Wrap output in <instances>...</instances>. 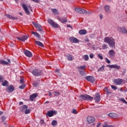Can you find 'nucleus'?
<instances>
[{"mask_svg":"<svg viewBox=\"0 0 127 127\" xmlns=\"http://www.w3.org/2000/svg\"><path fill=\"white\" fill-rule=\"evenodd\" d=\"M104 42H105V43L108 44V45L110 46V47H112V48H116V43L115 39L113 38V37H105L104 38Z\"/></svg>","mask_w":127,"mask_h":127,"instance_id":"1","label":"nucleus"},{"mask_svg":"<svg viewBox=\"0 0 127 127\" xmlns=\"http://www.w3.org/2000/svg\"><path fill=\"white\" fill-rule=\"evenodd\" d=\"M32 73L34 76H36L37 77H39V76H41V75H43V71L42 70H40L38 68L34 69L32 71Z\"/></svg>","mask_w":127,"mask_h":127,"instance_id":"2","label":"nucleus"},{"mask_svg":"<svg viewBox=\"0 0 127 127\" xmlns=\"http://www.w3.org/2000/svg\"><path fill=\"white\" fill-rule=\"evenodd\" d=\"M22 6L24 10L25 11V13L28 14V15H29V14H30V12L28 10V8H29L31 11H32V7H31V5L27 6L26 4L23 3L22 4Z\"/></svg>","mask_w":127,"mask_h":127,"instance_id":"3","label":"nucleus"},{"mask_svg":"<svg viewBox=\"0 0 127 127\" xmlns=\"http://www.w3.org/2000/svg\"><path fill=\"white\" fill-rule=\"evenodd\" d=\"M79 97L81 100H84V101H92L93 99V97L87 94H81L79 96Z\"/></svg>","mask_w":127,"mask_h":127,"instance_id":"4","label":"nucleus"},{"mask_svg":"<svg viewBox=\"0 0 127 127\" xmlns=\"http://www.w3.org/2000/svg\"><path fill=\"white\" fill-rule=\"evenodd\" d=\"M48 22L50 25H51L52 26H53V27H55V28H58L59 25L54 22V21H53V20L52 19H49L48 20Z\"/></svg>","mask_w":127,"mask_h":127,"instance_id":"5","label":"nucleus"},{"mask_svg":"<svg viewBox=\"0 0 127 127\" xmlns=\"http://www.w3.org/2000/svg\"><path fill=\"white\" fill-rule=\"evenodd\" d=\"M85 79L90 83H94L96 81V78L93 76H87L85 77Z\"/></svg>","mask_w":127,"mask_h":127,"instance_id":"6","label":"nucleus"},{"mask_svg":"<svg viewBox=\"0 0 127 127\" xmlns=\"http://www.w3.org/2000/svg\"><path fill=\"white\" fill-rule=\"evenodd\" d=\"M107 66L111 69L115 68L117 69V70H120V69H121V66L118 64H108Z\"/></svg>","mask_w":127,"mask_h":127,"instance_id":"7","label":"nucleus"},{"mask_svg":"<svg viewBox=\"0 0 127 127\" xmlns=\"http://www.w3.org/2000/svg\"><path fill=\"white\" fill-rule=\"evenodd\" d=\"M123 82H124V80L121 78H117L114 79V83L116 85H122L123 84Z\"/></svg>","mask_w":127,"mask_h":127,"instance_id":"8","label":"nucleus"},{"mask_svg":"<svg viewBox=\"0 0 127 127\" xmlns=\"http://www.w3.org/2000/svg\"><path fill=\"white\" fill-rule=\"evenodd\" d=\"M94 100L96 103H99L100 101H101V96L100 95V93H96L95 95Z\"/></svg>","mask_w":127,"mask_h":127,"instance_id":"9","label":"nucleus"},{"mask_svg":"<svg viewBox=\"0 0 127 127\" xmlns=\"http://www.w3.org/2000/svg\"><path fill=\"white\" fill-rule=\"evenodd\" d=\"M118 30L119 32H121V33H125L127 34V29L125 27H118Z\"/></svg>","mask_w":127,"mask_h":127,"instance_id":"10","label":"nucleus"},{"mask_svg":"<svg viewBox=\"0 0 127 127\" xmlns=\"http://www.w3.org/2000/svg\"><path fill=\"white\" fill-rule=\"evenodd\" d=\"M33 25L35 26V27H36V28H37V29L38 30V31L41 32L42 31V26H41V25H40L39 23H33Z\"/></svg>","mask_w":127,"mask_h":127,"instance_id":"11","label":"nucleus"},{"mask_svg":"<svg viewBox=\"0 0 127 127\" xmlns=\"http://www.w3.org/2000/svg\"><path fill=\"white\" fill-rule=\"evenodd\" d=\"M23 52H24V54H25V55H26L27 57H29V58L32 57V53H31V52L27 50H25Z\"/></svg>","mask_w":127,"mask_h":127,"instance_id":"12","label":"nucleus"},{"mask_svg":"<svg viewBox=\"0 0 127 127\" xmlns=\"http://www.w3.org/2000/svg\"><path fill=\"white\" fill-rule=\"evenodd\" d=\"M28 36L27 35H23L21 38L17 37L16 38L18 40H20L21 41L24 42L25 40L28 39Z\"/></svg>","mask_w":127,"mask_h":127,"instance_id":"13","label":"nucleus"},{"mask_svg":"<svg viewBox=\"0 0 127 127\" xmlns=\"http://www.w3.org/2000/svg\"><path fill=\"white\" fill-rule=\"evenodd\" d=\"M95 121V118L92 116H88L87 117V122L88 124H92V123H94Z\"/></svg>","mask_w":127,"mask_h":127,"instance_id":"14","label":"nucleus"},{"mask_svg":"<svg viewBox=\"0 0 127 127\" xmlns=\"http://www.w3.org/2000/svg\"><path fill=\"white\" fill-rule=\"evenodd\" d=\"M13 91H14V86L12 85H10L6 88V91L8 93H11L13 92Z\"/></svg>","mask_w":127,"mask_h":127,"instance_id":"15","label":"nucleus"},{"mask_svg":"<svg viewBox=\"0 0 127 127\" xmlns=\"http://www.w3.org/2000/svg\"><path fill=\"white\" fill-rule=\"evenodd\" d=\"M108 55L110 58H114L115 55H116V53L113 50H110L108 52Z\"/></svg>","mask_w":127,"mask_h":127,"instance_id":"16","label":"nucleus"},{"mask_svg":"<svg viewBox=\"0 0 127 127\" xmlns=\"http://www.w3.org/2000/svg\"><path fill=\"white\" fill-rule=\"evenodd\" d=\"M70 41L73 42V43H79V40L76 38L74 37H70L69 38Z\"/></svg>","mask_w":127,"mask_h":127,"instance_id":"17","label":"nucleus"},{"mask_svg":"<svg viewBox=\"0 0 127 127\" xmlns=\"http://www.w3.org/2000/svg\"><path fill=\"white\" fill-rule=\"evenodd\" d=\"M58 19L62 22V23H66L68 20H67V18L66 17H63V18H60L58 17Z\"/></svg>","mask_w":127,"mask_h":127,"instance_id":"18","label":"nucleus"},{"mask_svg":"<svg viewBox=\"0 0 127 127\" xmlns=\"http://www.w3.org/2000/svg\"><path fill=\"white\" fill-rule=\"evenodd\" d=\"M38 97V93H33L30 96V101H33L34 99H35Z\"/></svg>","mask_w":127,"mask_h":127,"instance_id":"19","label":"nucleus"},{"mask_svg":"<svg viewBox=\"0 0 127 127\" xmlns=\"http://www.w3.org/2000/svg\"><path fill=\"white\" fill-rule=\"evenodd\" d=\"M111 6L109 5H105L104 6V9L106 11V12H107V13H110L111 12Z\"/></svg>","mask_w":127,"mask_h":127,"instance_id":"20","label":"nucleus"},{"mask_svg":"<svg viewBox=\"0 0 127 127\" xmlns=\"http://www.w3.org/2000/svg\"><path fill=\"white\" fill-rule=\"evenodd\" d=\"M31 33L32 34H33V35H34L35 37H36L37 38H38V39H40V35L38 34V33L36 32L32 31Z\"/></svg>","mask_w":127,"mask_h":127,"instance_id":"21","label":"nucleus"},{"mask_svg":"<svg viewBox=\"0 0 127 127\" xmlns=\"http://www.w3.org/2000/svg\"><path fill=\"white\" fill-rule=\"evenodd\" d=\"M54 114H55V111H49L47 112V115L50 118H51V117H53V116L54 115Z\"/></svg>","mask_w":127,"mask_h":127,"instance_id":"22","label":"nucleus"},{"mask_svg":"<svg viewBox=\"0 0 127 127\" xmlns=\"http://www.w3.org/2000/svg\"><path fill=\"white\" fill-rule=\"evenodd\" d=\"M104 91L105 92V93H106L107 95H111L112 94L111 89H108V87L104 88Z\"/></svg>","mask_w":127,"mask_h":127,"instance_id":"23","label":"nucleus"},{"mask_svg":"<svg viewBox=\"0 0 127 127\" xmlns=\"http://www.w3.org/2000/svg\"><path fill=\"white\" fill-rule=\"evenodd\" d=\"M8 62H5L3 60L0 61V64H3V65H8L9 63H10V60H7Z\"/></svg>","mask_w":127,"mask_h":127,"instance_id":"24","label":"nucleus"},{"mask_svg":"<svg viewBox=\"0 0 127 127\" xmlns=\"http://www.w3.org/2000/svg\"><path fill=\"white\" fill-rule=\"evenodd\" d=\"M6 16L8 18H9V19H12L13 20H17L18 19V18L17 17H13L12 16V15H9V14H6Z\"/></svg>","mask_w":127,"mask_h":127,"instance_id":"25","label":"nucleus"},{"mask_svg":"<svg viewBox=\"0 0 127 127\" xmlns=\"http://www.w3.org/2000/svg\"><path fill=\"white\" fill-rule=\"evenodd\" d=\"M27 108H28L27 105H23L20 108V112H25V110Z\"/></svg>","mask_w":127,"mask_h":127,"instance_id":"26","label":"nucleus"},{"mask_svg":"<svg viewBox=\"0 0 127 127\" xmlns=\"http://www.w3.org/2000/svg\"><path fill=\"white\" fill-rule=\"evenodd\" d=\"M78 33L80 35H84L87 34V31L86 30H80Z\"/></svg>","mask_w":127,"mask_h":127,"instance_id":"27","label":"nucleus"},{"mask_svg":"<svg viewBox=\"0 0 127 127\" xmlns=\"http://www.w3.org/2000/svg\"><path fill=\"white\" fill-rule=\"evenodd\" d=\"M35 43L37 45H38V46H40V47H44V45L40 41H36Z\"/></svg>","mask_w":127,"mask_h":127,"instance_id":"28","label":"nucleus"},{"mask_svg":"<svg viewBox=\"0 0 127 127\" xmlns=\"http://www.w3.org/2000/svg\"><path fill=\"white\" fill-rule=\"evenodd\" d=\"M79 12V14H85L87 13V10L80 8V11Z\"/></svg>","mask_w":127,"mask_h":127,"instance_id":"29","label":"nucleus"},{"mask_svg":"<svg viewBox=\"0 0 127 127\" xmlns=\"http://www.w3.org/2000/svg\"><path fill=\"white\" fill-rule=\"evenodd\" d=\"M108 117H110V118H115L116 116H117V114L116 113H111L108 114Z\"/></svg>","mask_w":127,"mask_h":127,"instance_id":"30","label":"nucleus"},{"mask_svg":"<svg viewBox=\"0 0 127 127\" xmlns=\"http://www.w3.org/2000/svg\"><path fill=\"white\" fill-rule=\"evenodd\" d=\"M66 58H67V60H68V61H72V58H73V56H72L71 55H67V56H66Z\"/></svg>","mask_w":127,"mask_h":127,"instance_id":"31","label":"nucleus"},{"mask_svg":"<svg viewBox=\"0 0 127 127\" xmlns=\"http://www.w3.org/2000/svg\"><path fill=\"white\" fill-rule=\"evenodd\" d=\"M57 124H58L57 121L54 120L52 122L51 125L53 126V127H55V126H57Z\"/></svg>","mask_w":127,"mask_h":127,"instance_id":"32","label":"nucleus"},{"mask_svg":"<svg viewBox=\"0 0 127 127\" xmlns=\"http://www.w3.org/2000/svg\"><path fill=\"white\" fill-rule=\"evenodd\" d=\"M1 83H2L1 84L2 86H6L8 84V82L6 80L3 81Z\"/></svg>","mask_w":127,"mask_h":127,"instance_id":"33","label":"nucleus"},{"mask_svg":"<svg viewBox=\"0 0 127 127\" xmlns=\"http://www.w3.org/2000/svg\"><path fill=\"white\" fill-rule=\"evenodd\" d=\"M53 94L55 97H59V96L60 95V92L58 91H55L53 92Z\"/></svg>","mask_w":127,"mask_h":127,"instance_id":"34","label":"nucleus"},{"mask_svg":"<svg viewBox=\"0 0 127 127\" xmlns=\"http://www.w3.org/2000/svg\"><path fill=\"white\" fill-rule=\"evenodd\" d=\"M105 70V65H102L101 67H100L98 69V71H100L101 72H103V71Z\"/></svg>","mask_w":127,"mask_h":127,"instance_id":"35","label":"nucleus"},{"mask_svg":"<svg viewBox=\"0 0 127 127\" xmlns=\"http://www.w3.org/2000/svg\"><path fill=\"white\" fill-rule=\"evenodd\" d=\"M74 10L77 13H79L80 14V11L81 10V8L75 7L74 8Z\"/></svg>","mask_w":127,"mask_h":127,"instance_id":"36","label":"nucleus"},{"mask_svg":"<svg viewBox=\"0 0 127 127\" xmlns=\"http://www.w3.org/2000/svg\"><path fill=\"white\" fill-rule=\"evenodd\" d=\"M86 69V65H81L78 67V70H85Z\"/></svg>","mask_w":127,"mask_h":127,"instance_id":"37","label":"nucleus"},{"mask_svg":"<svg viewBox=\"0 0 127 127\" xmlns=\"http://www.w3.org/2000/svg\"><path fill=\"white\" fill-rule=\"evenodd\" d=\"M102 49H104V50L107 49L108 45L106 44H104L102 45Z\"/></svg>","mask_w":127,"mask_h":127,"instance_id":"38","label":"nucleus"},{"mask_svg":"<svg viewBox=\"0 0 127 127\" xmlns=\"http://www.w3.org/2000/svg\"><path fill=\"white\" fill-rule=\"evenodd\" d=\"M52 12H53V13H54L55 14H58V10H57V9H52Z\"/></svg>","mask_w":127,"mask_h":127,"instance_id":"39","label":"nucleus"},{"mask_svg":"<svg viewBox=\"0 0 127 127\" xmlns=\"http://www.w3.org/2000/svg\"><path fill=\"white\" fill-rule=\"evenodd\" d=\"M38 85H39V83L37 82L34 81V82H33V85L34 87H38Z\"/></svg>","mask_w":127,"mask_h":127,"instance_id":"40","label":"nucleus"},{"mask_svg":"<svg viewBox=\"0 0 127 127\" xmlns=\"http://www.w3.org/2000/svg\"><path fill=\"white\" fill-rule=\"evenodd\" d=\"M105 126H103V127H115V126L112 125H107V122L105 123Z\"/></svg>","mask_w":127,"mask_h":127,"instance_id":"41","label":"nucleus"},{"mask_svg":"<svg viewBox=\"0 0 127 127\" xmlns=\"http://www.w3.org/2000/svg\"><path fill=\"white\" fill-rule=\"evenodd\" d=\"M84 57L85 61H88V60H89V56H88V55H84Z\"/></svg>","mask_w":127,"mask_h":127,"instance_id":"42","label":"nucleus"},{"mask_svg":"<svg viewBox=\"0 0 127 127\" xmlns=\"http://www.w3.org/2000/svg\"><path fill=\"white\" fill-rule=\"evenodd\" d=\"M25 115H27L30 113V110L26 109L24 111Z\"/></svg>","mask_w":127,"mask_h":127,"instance_id":"43","label":"nucleus"},{"mask_svg":"<svg viewBox=\"0 0 127 127\" xmlns=\"http://www.w3.org/2000/svg\"><path fill=\"white\" fill-rule=\"evenodd\" d=\"M71 113H72V114H74V115H76V114H77V110H76L75 109H72Z\"/></svg>","mask_w":127,"mask_h":127,"instance_id":"44","label":"nucleus"},{"mask_svg":"<svg viewBox=\"0 0 127 127\" xmlns=\"http://www.w3.org/2000/svg\"><path fill=\"white\" fill-rule=\"evenodd\" d=\"M4 79V77H3V76L1 75H0V82H1V83L3 82Z\"/></svg>","mask_w":127,"mask_h":127,"instance_id":"45","label":"nucleus"},{"mask_svg":"<svg viewBox=\"0 0 127 127\" xmlns=\"http://www.w3.org/2000/svg\"><path fill=\"white\" fill-rule=\"evenodd\" d=\"M6 119V118H5V117H4V116H1V120L2 122H4V121H5Z\"/></svg>","mask_w":127,"mask_h":127,"instance_id":"46","label":"nucleus"},{"mask_svg":"<svg viewBox=\"0 0 127 127\" xmlns=\"http://www.w3.org/2000/svg\"><path fill=\"white\" fill-rule=\"evenodd\" d=\"M98 57H99V58H100V59H101V60H103V56H102V54H99L98 55Z\"/></svg>","mask_w":127,"mask_h":127,"instance_id":"47","label":"nucleus"},{"mask_svg":"<svg viewBox=\"0 0 127 127\" xmlns=\"http://www.w3.org/2000/svg\"><path fill=\"white\" fill-rule=\"evenodd\" d=\"M105 60H106V63H108V64H111V61L110 60H109V59L108 58H106L105 59Z\"/></svg>","mask_w":127,"mask_h":127,"instance_id":"48","label":"nucleus"},{"mask_svg":"<svg viewBox=\"0 0 127 127\" xmlns=\"http://www.w3.org/2000/svg\"><path fill=\"white\" fill-rule=\"evenodd\" d=\"M19 89H24L25 88V85L23 84L19 87Z\"/></svg>","mask_w":127,"mask_h":127,"instance_id":"49","label":"nucleus"},{"mask_svg":"<svg viewBox=\"0 0 127 127\" xmlns=\"http://www.w3.org/2000/svg\"><path fill=\"white\" fill-rule=\"evenodd\" d=\"M111 88L113 89V90H117V86L115 85H111Z\"/></svg>","mask_w":127,"mask_h":127,"instance_id":"50","label":"nucleus"},{"mask_svg":"<svg viewBox=\"0 0 127 127\" xmlns=\"http://www.w3.org/2000/svg\"><path fill=\"white\" fill-rule=\"evenodd\" d=\"M79 72H80V75H84V72H83L81 70L78 69Z\"/></svg>","mask_w":127,"mask_h":127,"instance_id":"51","label":"nucleus"},{"mask_svg":"<svg viewBox=\"0 0 127 127\" xmlns=\"http://www.w3.org/2000/svg\"><path fill=\"white\" fill-rule=\"evenodd\" d=\"M90 58H91V59H93L94 58V54H90L89 55Z\"/></svg>","mask_w":127,"mask_h":127,"instance_id":"52","label":"nucleus"},{"mask_svg":"<svg viewBox=\"0 0 127 127\" xmlns=\"http://www.w3.org/2000/svg\"><path fill=\"white\" fill-rule=\"evenodd\" d=\"M85 41L86 42H89V38H87L86 39H85Z\"/></svg>","mask_w":127,"mask_h":127,"instance_id":"53","label":"nucleus"},{"mask_svg":"<svg viewBox=\"0 0 127 127\" xmlns=\"http://www.w3.org/2000/svg\"><path fill=\"white\" fill-rule=\"evenodd\" d=\"M40 124H44V120H41Z\"/></svg>","mask_w":127,"mask_h":127,"instance_id":"54","label":"nucleus"},{"mask_svg":"<svg viewBox=\"0 0 127 127\" xmlns=\"http://www.w3.org/2000/svg\"><path fill=\"white\" fill-rule=\"evenodd\" d=\"M24 81V80H23V79H21L20 80V83H23Z\"/></svg>","mask_w":127,"mask_h":127,"instance_id":"55","label":"nucleus"},{"mask_svg":"<svg viewBox=\"0 0 127 127\" xmlns=\"http://www.w3.org/2000/svg\"><path fill=\"white\" fill-rule=\"evenodd\" d=\"M101 126V123H98L96 126V127H100V126Z\"/></svg>","mask_w":127,"mask_h":127,"instance_id":"56","label":"nucleus"},{"mask_svg":"<svg viewBox=\"0 0 127 127\" xmlns=\"http://www.w3.org/2000/svg\"><path fill=\"white\" fill-rule=\"evenodd\" d=\"M67 27H70V28H72V26L70 25H67L66 26Z\"/></svg>","mask_w":127,"mask_h":127,"instance_id":"57","label":"nucleus"},{"mask_svg":"<svg viewBox=\"0 0 127 127\" xmlns=\"http://www.w3.org/2000/svg\"><path fill=\"white\" fill-rule=\"evenodd\" d=\"M49 96L50 97H51V96H52V93H51V92H49Z\"/></svg>","mask_w":127,"mask_h":127,"instance_id":"58","label":"nucleus"},{"mask_svg":"<svg viewBox=\"0 0 127 127\" xmlns=\"http://www.w3.org/2000/svg\"><path fill=\"white\" fill-rule=\"evenodd\" d=\"M19 105H23V102H20L19 103Z\"/></svg>","mask_w":127,"mask_h":127,"instance_id":"59","label":"nucleus"},{"mask_svg":"<svg viewBox=\"0 0 127 127\" xmlns=\"http://www.w3.org/2000/svg\"><path fill=\"white\" fill-rule=\"evenodd\" d=\"M100 19H102V18H103V15L100 14Z\"/></svg>","mask_w":127,"mask_h":127,"instance_id":"60","label":"nucleus"},{"mask_svg":"<svg viewBox=\"0 0 127 127\" xmlns=\"http://www.w3.org/2000/svg\"><path fill=\"white\" fill-rule=\"evenodd\" d=\"M88 13V14H90L91 13V12L90 11H87V13Z\"/></svg>","mask_w":127,"mask_h":127,"instance_id":"61","label":"nucleus"},{"mask_svg":"<svg viewBox=\"0 0 127 127\" xmlns=\"http://www.w3.org/2000/svg\"><path fill=\"white\" fill-rule=\"evenodd\" d=\"M2 114H3L2 112L0 111V116H1Z\"/></svg>","mask_w":127,"mask_h":127,"instance_id":"62","label":"nucleus"},{"mask_svg":"<svg viewBox=\"0 0 127 127\" xmlns=\"http://www.w3.org/2000/svg\"><path fill=\"white\" fill-rule=\"evenodd\" d=\"M45 104H49V101H46V102H45Z\"/></svg>","mask_w":127,"mask_h":127,"instance_id":"63","label":"nucleus"},{"mask_svg":"<svg viewBox=\"0 0 127 127\" xmlns=\"http://www.w3.org/2000/svg\"><path fill=\"white\" fill-rule=\"evenodd\" d=\"M60 70L59 69H56V72H59Z\"/></svg>","mask_w":127,"mask_h":127,"instance_id":"64","label":"nucleus"}]
</instances>
